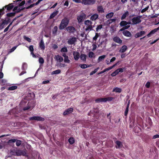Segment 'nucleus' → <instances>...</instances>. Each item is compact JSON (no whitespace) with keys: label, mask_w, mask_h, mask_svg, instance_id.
Returning a JSON list of instances; mask_svg holds the SVG:
<instances>
[{"label":"nucleus","mask_w":159,"mask_h":159,"mask_svg":"<svg viewBox=\"0 0 159 159\" xmlns=\"http://www.w3.org/2000/svg\"><path fill=\"white\" fill-rule=\"evenodd\" d=\"M148 7H147L145 8L144 9H143L141 11V12L142 13H143L144 12H145L148 9Z\"/></svg>","instance_id":"nucleus-61"},{"label":"nucleus","mask_w":159,"mask_h":159,"mask_svg":"<svg viewBox=\"0 0 159 159\" xmlns=\"http://www.w3.org/2000/svg\"><path fill=\"white\" fill-rule=\"evenodd\" d=\"M69 23V20L66 17H64L61 20L59 26V29L62 30L66 27Z\"/></svg>","instance_id":"nucleus-1"},{"label":"nucleus","mask_w":159,"mask_h":159,"mask_svg":"<svg viewBox=\"0 0 159 159\" xmlns=\"http://www.w3.org/2000/svg\"><path fill=\"white\" fill-rule=\"evenodd\" d=\"M114 13L111 12L107 14L106 16V17L107 19H110L114 15Z\"/></svg>","instance_id":"nucleus-27"},{"label":"nucleus","mask_w":159,"mask_h":159,"mask_svg":"<svg viewBox=\"0 0 159 159\" xmlns=\"http://www.w3.org/2000/svg\"><path fill=\"white\" fill-rule=\"evenodd\" d=\"M11 154L13 156H17V150H11L10 151Z\"/></svg>","instance_id":"nucleus-34"},{"label":"nucleus","mask_w":159,"mask_h":159,"mask_svg":"<svg viewBox=\"0 0 159 159\" xmlns=\"http://www.w3.org/2000/svg\"><path fill=\"white\" fill-rule=\"evenodd\" d=\"M76 41V39L75 38H72L70 39L68 41V43L70 45L73 44Z\"/></svg>","instance_id":"nucleus-19"},{"label":"nucleus","mask_w":159,"mask_h":159,"mask_svg":"<svg viewBox=\"0 0 159 159\" xmlns=\"http://www.w3.org/2000/svg\"><path fill=\"white\" fill-rule=\"evenodd\" d=\"M102 27L103 25L102 24H100L98 25L97 27L96 28V31L98 32L99 30H100L102 28Z\"/></svg>","instance_id":"nucleus-42"},{"label":"nucleus","mask_w":159,"mask_h":159,"mask_svg":"<svg viewBox=\"0 0 159 159\" xmlns=\"http://www.w3.org/2000/svg\"><path fill=\"white\" fill-rule=\"evenodd\" d=\"M7 83V80L5 79H2V80L0 82V84L2 85H4Z\"/></svg>","instance_id":"nucleus-59"},{"label":"nucleus","mask_w":159,"mask_h":159,"mask_svg":"<svg viewBox=\"0 0 159 159\" xmlns=\"http://www.w3.org/2000/svg\"><path fill=\"white\" fill-rule=\"evenodd\" d=\"M19 4L18 6L20 7L22 6L25 4V1H23L21 2H20L19 3H18Z\"/></svg>","instance_id":"nucleus-57"},{"label":"nucleus","mask_w":159,"mask_h":159,"mask_svg":"<svg viewBox=\"0 0 159 159\" xmlns=\"http://www.w3.org/2000/svg\"><path fill=\"white\" fill-rule=\"evenodd\" d=\"M95 102L97 103L105 102L104 98H97L95 100Z\"/></svg>","instance_id":"nucleus-22"},{"label":"nucleus","mask_w":159,"mask_h":159,"mask_svg":"<svg viewBox=\"0 0 159 159\" xmlns=\"http://www.w3.org/2000/svg\"><path fill=\"white\" fill-rule=\"evenodd\" d=\"M17 46H15L13 47L11 49H10V50L9 51V53H11L13 52L16 48Z\"/></svg>","instance_id":"nucleus-58"},{"label":"nucleus","mask_w":159,"mask_h":159,"mask_svg":"<svg viewBox=\"0 0 159 159\" xmlns=\"http://www.w3.org/2000/svg\"><path fill=\"white\" fill-rule=\"evenodd\" d=\"M68 141L70 144H72L75 142V139L73 137H70L68 139Z\"/></svg>","instance_id":"nucleus-23"},{"label":"nucleus","mask_w":159,"mask_h":159,"mask_svg":"<svg viewBox=\"0 0 159 159\" xmlns=\"http://www.w3.org/2000/svg\"><path fill=\"white\" fill-rule=\"evenodd\" d=\"M59 11L57 10H55L50 16V19H52L58 13Z\"/></svg>","instance_id":"nucleus-16"},{"label":"nucleus","mask_w":159,"mask_h":159,"mask_svg":"<svg viewBox=\"0 0 159 159\" xmlns=\"http://www.w3.org/2000/svg\"><path fill=\"white\" fill-rule=\"evenodd\" d=\"M86 15L84 13H82L78 16L77 17V19L79 23H80L83 21V20L86 18Z\"/></svg>","instance_id":"nucleus-5"},{"label":"nucleus","mask_w":159,"mask_h":159,"mask_svg":"<svg viewBox=\"0 0 159 159\" xmlns=\"http://www.w3.org/2000/svg\"><path fill=\"white\" fill-rule=\"evenodd\" d=\"M30 120H35L38 121H43L44 120V119L40 116H33L29 118Z\"/></svg>","instance_id":"nucleus-4"},{"label":"nucleus","mask_w":159,"mask_h":159,"mask_svg":"<svg viewBox=\"0 0 159 159\" xmlns=\"http://www.w3.org/2000/svg\"><path fill=\"white\" fill-rule=\"evenodd\" d=\"M94 0H83L82 1V3L85 5H90L91 3L93 4L94 3Z\"/></svg>","instance_id":"nucleus-7"},{"label":"nucleus","mask_w":159,"mask_h":159,"mask_svg":"<svg viewBox=\"0 0 159 159\" xmlns=\"http://www.w3.org/2000/svg\"><path fill=\"white\" fill-rule=\"evenodd\" d=\"M99 68L98 67L94 69V70L93 71H92L91 72L90 74V75H93V74H94L95 73H96L98 70L99 69Z\"/></svg>","instance_id":"nucleus-40"},{"label":"nucleus","mask_w":159,"mask_h":159,"mask_svg":"<svg viewBox=\"0 0 159 159\" xmlns=\"http://www.w3.org/2000/svg\"><path fill=\"white\" fill-rule=\"evenodd\" d=\"M15 12L8 13L7 14V16L8 17H11L14 16L16 14Z\"/></svg>","instance_id":"nucleus-37"},{"label":"nucleus","mask_w":159,"mask_h":159,"mask_svg":"<svg viewBox=\"0 0 159 159\" xmlns=\"http://www.w3.org/2000/svg\"><path fill=\"white\" fill-rule=\"evenodd\" d=\"M24 38L27 41L29 42H31V39L27 37L26 36H24Z\"/></svg>","instance_id":"nucleus-56"},{"label":"nucleus","mask_w":159,"mask_h":159,"mask_svg":"<svg viewBox=\"0 0 159 159\" xmlns=\"http://www.w3.org/2000/svg\"><path fill=\"white\" fill-rule=\"evenodd\" d=\"M66 31L69 33H74L76 31L75 28L72 26H69L66 28Z\"/></svg>","instance_id":"nucleus-3"},{"label":"nucleus","mask_w":159,"mask_h":159,"mask_svg":"<svg viewBox=\"0 0 159 159\" xmlns=\"http://www.w3.org/2000/svg\"><path fill=\"white\" fill-rule=\"evenodd\" d=\"M67 49L66 47H63L61 50V52H67Z\"/></svg>","instance_id":"nucleus-48"},{"label":"nucleus","mask_w":159,"mask_h":159,"mask_svg":"<svg viewBox=\"0 0 159 159\" xmlns=\"http://www.w3.org/2000/svg\"><path fill=\"white\" fill-rule=\"evenodd\" d=\"M150 83L149 82H147L145 84V86L147 88H149L150 87Z\"/></svg>","instance_id":"nucleus-63"},{"label":"nucleus","mask_w":159,"mask_h":159,"mask_svg":"<svg viewBox=\"0 0 159 159\" xmlns=\"http://www.w3.org/2000/svg\"><path fill=\"white\" fill-rule=\"evenodd\" d=\"M116 143L118 147V148H120V147L121 145V142L120 141L117 140L116 142Z\"/></svg>","instance_id":"nucleus-52"},{"label":"nucleus","mask_w":159,"mask_h":159,"mask_svg":"<svg viewBox=\"0 0 159 159\" xmlns=\"http://www.w3.org/2000/svg\"><path fill=\"white\" fill-rule=\"evenodd\" d=\"M35 6V5L34 3L31 4H30V5L27 6V7H24V8H25L27 9H28L31 8L32 7H33Z\"/></svg>","instance_id":"nucleus-35"},{"label":"nucleus","mask_w":159,"mask_h":159,"mask_svg":"<svg viewBox=\"0 0 159 159\" xmlns=\"http://www.w3.org/2000/svg\"><path fill=\"white\" fill-rule=\"evenodd\" d=\"M84 24L87 26H89L92 25L93 22L90 20H85L84 22Z\"/></svg>","instance_id":"nucleus-24"},{"label":"nucleus","mask_w":159,"mask_h":159,"mask_svg":"<svg viewBox=\"0 0 159 159\" xmlns=\"http://www.w3.org/2000/svg\"><path fill=\"white\" fill-rule=\"evenodd\" d=\"M98 36V33H96L95 36L93 38V39L95 41H96Z\"/></svg>","instance_id":"nucleus-55"},{"label":"nucleus","mask_w":159,"mask_h":159,"mask_svg":"<svg viewBox=\"0 0 159 159\" xmlns=\"http://www.w3.org/2000/svg\"><path fill=\"white\" fill-rule=\"evenodd\" d=\"M14 7V6L13 5V3H10L8 4V5H6L3 7L4 8V10L6 8H7V10L9 11L11 10Z\"/></svg>","instance_id":"nucleus-13"},{"label":"nucleus","mask_w":159,"mask_h":159,"mask_svg":"<svg viewBox=\"0 0 159 159\" xmlns=\"http://www.w3.org/2000/svg\"><path fill=\"white\" fill-rule=\"evenodd\" d=\"M39 62L41 64H43L44 62L43 59L42 57H40L39 59Z\"/></svg>","instance_id":"nucleus-53"},{"label":"nucleus","mask_w":159,"mask_h":159,"mask_svg":"<svg viewBox=\"0 0 159 159\" xmlns=\"http://www.w3.org/2000/svg\"><path fill=\"white\" fill-rule=\"evenodd\" d=\"M151 35H152V34H151V33L150 32V33H148L147 36H144L143 37V38H141L140 39V40H142V39L144 38H145L146 36H147L148 37H149L151 36Z\"/></svg>","instance_id":"nucleus-64"},{"label":"nucleus","mask_w":159,"mask_h":159,"mask_svg":"<svg viewBox=\"0 0 159 159\" xmlns=\"http://www.w3.org/2000/svg\"><path fill=\"white\" fill-rule=\"evenodd\" d=\"M13 22V21H12L9 24V25L4 29V32H7L8 31V30L9 29V28L10 26L11 25Z\"/></svg>","instance_id":"nucleus-51"},{"label":"nucleus","mask_w":159,"mask_h":159,"mask_svg":"<svg viewBox=\"0 0 159 159\" xmlns=\"http://www.w3.org/2000/svg\"><path fill=\"white\" fill-rule=\"evenodd\" d=\"M98 17V15L97 14H94L92 15L90 17V20L92 21L96 20Z\"/></svg>","instance_id":"nucleus-15"},{"label":"nucleus","mask_w":159,"mask_h":159,"mask_svg":"<svg viewBox=\"0 0 159 159\" xmlns=\"http://www.w3.org/2000/svg\"><path fill=\"white\" fill-rule=\"evenodd\" d=\"M29 50L31 52H33L34 50V46L32 45H30L29 47Z\"/></svg>","instance_id":"nucleus-60"},{"label":"nucleus","mask_w":159,"mask_h":159,"mask_svg":"<svg viewBox=\"0 0 159 159\" xmlns=\"http://www.w3.org/2000/svg\"><path fill=\"white\" fill-rule=\"evenodd\" d=\"M127 49V47L125 45H124L122 46L119 52L121 53H124L126 51Z\"/></svg>","instance_id":"nucleus-18"},{"label":"nucleus","mask_w":159,"mask_h":159,"mask_svg":"<svg viewBox=\"0 0 159 159\" xmlns=\"http://www.w3.org/2000/svg\"><path fill=\"white\" fill-rule=\"evenodd\" d=\"M16 146L18 147L20 146L21 145V143H22V141L21 140H17L16 139Z\"/></svg>","instance_id":"nucleus-44"},{"label":"nucleus","mask_w":159,"mask_h":159,"mask_svg":"<svg viewBox=\"0 0 159 159\" xmlns=\"http://www.w3.org/2000/svg\"><path fill=\"white\" fill-rule=\"evenodd\" d=\"M113 40L115 42L120 44H121L122 42V40H121L120 38L118 36L115 37L113 38Z\"/></svg>","instance_id":"nucleus-10"},{"label":"nucleus","mask_w":159,"mask_h":159,"mask_svg":"<svg viewBox=\"0 0 159 159\" xmlns=\"http://www.w3.org/2000/svg\"><path fill=\"white\" fill-rule=\"evenodd\" d=\"M87 56L84 54H81L80 55V59L83 61H85L86 60Z\"/></svg>","instance_id":"nucleus-29"},{"label":"nucleus","mask_w":159,"mask_h":159,"mask_svg":"<svg viewBox=\"0 0 159 159\" xmlns=\"http://www.w3.org/2000/svg\"><path fill=\"white\" fill-rule=\"evenodd\" d=\"M137 18L138 17H135L131 19V20L132 22V24L136 25L141 22V20Z\"/></svg>","instance_id":"nucleus-6"},{"label":"nucleus","mask_w":159,"mask_h":159,"mask_svg":"<svg viewBox=\"0 0 159 159\" xmlns=\"http://www.w3.org/2000/svg\"><path fill=\"white\" fill-rule=\"evenodd\" d=\"M117 63H116L114 65H113L112 66H110L107 68L106 69H105L104 70L105 71V72H106L107 71L111 69H112L113 67H114L115 66H116L117 65Z\"/></svg>","instance_id":"nucleus-26"},{"label":"nucleus","mask_w":159,"mask_h":159,"mask_svg":"<svg viewBox=\"0 0 159 159\" xmlns=\"http://www.w3.org/2000/svg\"><path fill=\"white\" fill-rule=\"evenodd\" d=\"M94 55V54L92 52H90L89 53V57L90 58H92Z\"/></svg>","instance_id":"nucleus-47"},{"label":"nucleus","mask_w":159,"mask_h":159,"mask_svg":"<svg viewBox=\"0 0 159 159\" xmlns=\"http://www.w3.org/2000/svg\"><path fill=\"white\" fill-rule=\"evenodd\" d=\"M58 29V28L57 26H55L53 27V28L52 29V34L54 35L55 36L56 35H57Z\"/></svg>","instance_id":"nucleus-17"},{"label":"nucleus","mask_w":159,"mask_h":159,"mask_svg":"<svg viewBox=\"0 0 159 159\" xmlns=\"http://www.w3.org/2000/svg\"><path fill=\"white\" fill-rule=\"evenodd\" d=\"M118 70H116L115 71L113 72L111 74V75L113 77L115 76H116L117 74H118Z\"/></svg>","instance_id":"nucleus-46"},{"label":"nucleus","mask_w":159,"mask_h":159,"mask_svg":"<svg viewBox=\"0 0 159 159\" xmlns=\"http://www.w3.org/2000/svg\"><path fill=\"white\" fill-rule=\"evenodd\" d=\"M17 88V86L16 85H13L11 87H9L7 89L8 90H13L16 89Z\"/></svg>","instance_id":"nucleus-32"},{"label":"nucleus","mask_w":159,"mask_h":159,"mask_svg":"<svg viewBox=\"0 0 159 159\" xmlns=\"http://www.w3.org/2000/svg\"><path fill=\"white\" fill-rule=\"evenodd\" d=\"M116 20V19L114 18L112 19H110L107 21V23L108 25H110L113 22H115Z\"/></svg>","instance_id":"nucleus-25"},{"label":"nucleus","mask_w":159,"mask_h":159,"mask_svg":"<svg viewBox=\"0 0 159 159\" xmlns=\"http://www.w3.org/2000/svg\"><path fill=\"white\" fill-rule=\"evenodd\" d=\"M34 2V1H32V0H29L27 2H26L25 6L27 7V6H28V5H30V4H31V3H33Z\"/></svg>","instance_id":"nucleus-49"},{"label":"nucleus","mask_w":159,"mask_h":159,"mask_svg":"<svg viewBox=\"0 0 159 159\" xmlns=\"http://www.w3.org/2000/svg\"><path fill=\"white\" fill-rule=\"evenodd\" d=\"M122 91V89L121 88L116 87L114 88L112 90L113 92H115L116 93H120Z\"/></svg>","instance_id":"nucleus-21"},{"label":"nucleus","mask_w":159,"mask_h":159,"mask_svg":"<svg viewBox=\"0 0 159 159\" xmlns=\"http://www.w3.org/2000/svg\"><path fill=\"white\" fill-rule=\"evenodd\" d=\"M93 27L92 25H90L89 26H88L86 27V28L85 29V30L86 31H89L92 30H93Z\"/></svg>","instance_id":"nucleus-28"},{"label":"nucleus","mask_w":159,"mask_h":159,"mask_svg":"<svg viewBox=\"0 0 159 159\" xmlns=\"http://www.w3.org/2000/svg\"><path fill=\"white\" fill-rule=\"evenodd\" d=\"M122 34L124 36L129 37H131L132 36L130 32L127 30L123 31Z\"/></svg>","instance_id":"nucleus-14"},{"label":"nucleus","mask_w":159,"mask_h":159,"mask_svg":"<svg viewBox=\"0 0 159 159\" xmlns=\"http://www.w3.org/2000/svg\"><path fill=\"white\" fill-rule=\"evenodd\" d=\"M64 61L66 63H70V61L68 57H64Z\"/></svg>","instance_id":"nucleus-45"},{"label":"nucleus","mask_w":159,"mask_h":159,"mask_svg":"<svg viewBox=\"0 0 159 159\" xmlns=\"http://www.w3.org/2000/svg\"><path fill=\"white\" fill-rule=\"evenodd\" d=\"M105 102H106L107 101H112L113 99V98L112 97H109L107 98H104Z\"/></svg>","instance_id":"nucleus-38"},{"label":"nucleus","mask_w":159,"mask_h":159,"mask_svg":"<svg viewBox=\"0 0 159 159\" xmlns=\"http://www.w3.org/2000/svg\"><path fill=\"white\" fill-rule=\"evenodd\" d=\"M106 57V56L103 55L99 57L98 60L99 61H101L103 60Z\"/></svg>","instance_id":"nucleus-41"},{"label":"nucleus","mask_w":159,"mask_h":159,"mask_svg":"<svg viewBox=\"0 0 159 159\" xmlns=\"http://www.w3.org/2000/svg\"><path fill=\"white\" fill-rule=\"evenodd\" d=\"M10 19H8L7 20H5L2 22V24L5 25H7L9 23L10 21Z\"/></svg>","instance_id":"nucleus-54"},{"label":"nucleus","mask_w":159,"mask_h":159,"mask_svg":"<svg viewBox=\"0 0 159 159\" xmlns=\"http://www.w3.org/2000/svg\"><path fill=\"white\" fill-rule=\"evenodd\" d=\"M73 108L72 107H70L66 109L63 113V115L66 116L68 115L73 111Z\"/></svg>","instance_id":"nucleus-9"},{"label":"nucleus","mask_w":159,"mask_h":159,"mask_svg":"<svg viewBox=\"0 0 159 159\" xmlns=\"http://www.w3.org/2000/svg\"><path fill=\"white\" fill-rule=\"evenodd\" d=\"M17 156H23L25 157H27L28 155L27 153V151L26 149L24 150H17Z\"/></svg>","instance_id":"nucleus-2"},{"label":"nucleus","mask_w":159,"mask_h":159,"mask_svg":"<svg viewBox=\"0 0 159 159\" xmlns=\"http://www.w3.org/2000/svg\"><path fill=\"white\" fill-rule=\"evenodd\" d=\"M61 72V70L59 69H58L52 71V74H60Z\"/></svg>","instance_id":"nucleus-36"},{"label":"nucleus","mask_w":159,"mask_h":159,"mask_svg":"<svg viewBox=\"0 0 159 159\" xmlns=\"http://www.w3.org/2000/svg\"><path fill=\"white\" fill-rule=\"evenodd\" d=\"M129 15V12L128 11H126L123 15L121 17V19L122 20L124 19L125 17Z\"/></svg>","instance_id":"nucleus-30"},{"label":"nucleus","mask_w":159,"mask_h":159,"mask_svg":"<svg viewBox=\"0 0 159 159\" xmlns=\"http://www.w3.org/2000/svg\"><path fill=\"white\" fill-rule=\"evenodd\" d=\"M73 54L74 56V59L75 60H78L80 58V54L78 52L73 51Z\"/></svg>","instance_id":"nucleus-11"},{"label":"nucleus","mask_w":159,"mask_h":159,"mask_svg":"<svg viewBox=\"0 0 159 159\" xmlns=\"http://www.w3.org/2000/svg\"><path fill=\"white\" fill-rule=\"evenodd\" d=\"M16 139H9L8 141V143H15L16 141Z\"/></svg>","instance_id":"nucleus-50"},{"label":"nucleus","mask_w":159,"mask_h":159,"mask_svg":"<svg viewBox=\"0 0 159 159\" xmlns=\"http://www.w3.org/2000/svg\"><path fill=\"white\" fill-rule=\"evenodd\" d=\"M129 111V108L126 107L125 110V116H126L128 114V113Z\"/></svg>","instance_id":"nucleus-62"},{"label":"nucleus","mask_w":159,"mask_h":159,"mask_svg":"<svg viewBox=\"0 0 159 159\" xmlns=\"http://www.w3.org/2000/svg\"><path fill=\"white\" fill-rule=\"evenodd\" d=\"M97 11L99 13H103L104 12L103 8L102 6H98L97 7Z\"/></svg>","instance_id":"nucleus-20"},{"label":"nucleus","mask_w":159,"mask_h":159,"mask_svg":"<svg viewBox=\"0 0 159 159\" xmlns=\"http://www.w3.org/2000/svg\"><path fill=\"white\" fill-rule=\"evenodd\" d=\"M125 67H123L122 68H120L119 69H117V70L118 71V73L119 72L122 73L124 71V70H125Z\"/></svg>","instance_id":"nucleus-43"},{"label":"nucleus","mask_w":159,"mask_h":159,"mask_svg":"<svg viewBox=\"0 0 159 159\" xmlns=\"http://www.w3.org/2000/svg\"><path fill=\"white\" fill-rule=\"evenodd\" d=\"M39 47L42 50H44L45 48V46L43 40L42 39L40 42L39 43Z\"/></svg>","instance_id":"nucleus-12"},{"label":"nucleus","mask_w":159,"mask_h":159,"mask_svg":"<svg viewBox=\"0 0 159 159\" xmlns=\"http://www.w3.org/2000/svg\"><path fill=\"white\" fill-rule=\"evenodd\" d=\"M127 25V21H126L123 20L120 22V26H124Z\"/></svg>","instance_id":"nucleus-33"},{"label":"nucleus","mask_w":159,"mask_h":159,"mask_svg":"<svg viewBox=\"0 0 159 159\" xmlns=\"http://www.w3.org/2000/svg\"><path fill=\"white\" fill-rule=\"evenodd\" d=\"M146 33V32L144 31H141L137 33L135 35V37L136 38H138L142 37Z\"/></svg>","instance_id":"nucleus-8"},{"label":"nucleus","mask_w":159,"mask_h":159,"mask_svg":"<svg viewBox=\"0 0 159 159\" xmlns=\"http://www.w3.org/2000/svg\"><path fill=\"white\" fill-rule=\"evenodd\" d=\"M80 67L82 69H85L90 66V65L85 64H82L80 65Z\"/></svg>","instance_id":"nucleus-31"},{"label":"nucleus","mask_w":159,"mask_h":159,"mask_svg":"<svg viewBox=\"0 0 159 159\" xmlns=\"http://www.w3.org/2000/svg\"><path fill=\"white\" fill-rule=\"evenodd\" d=\"M158 30H159V26L158 27L156 28H155L153 30H151L150 32L151 33V34H154L155 32H157Z\"/></svg>","instance_id":"nucleus-39"}]
</instances>
